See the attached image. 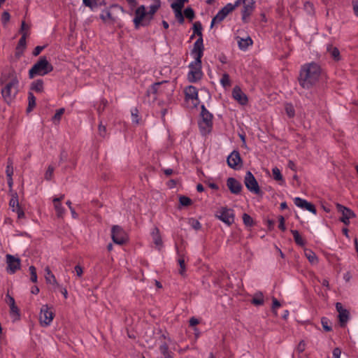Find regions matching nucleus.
Returning <instances> with one entry per match:
<instances>
[{"mask_svg": "<svg viewBox=\"0 0 358 358\" xmlns=\"http://www.w3.org/2000/svg\"><path fill=\"white\" fill-rule=\"evenodd\" d=\"M321 73L320 66L316 63H310L302 66L299 75V84L305 89H310L317 82Z\"/></svg>", "mask_w": 358, "mask_h": 358, "instance_id": "obj_1", "label": "nucleus"}, {"mask_svg": "<svg viewBox=\"0 0 358 358\" xmlns=\"http://www.w3.org/2000/svg\"><path fill=\"white\" fill-rule=\"evenodd\" d=\"M3 86L1 95L6 102L11 101L18 92L19 80L14 72L3 74L0 78Z\"/></svg>", "mask_w": 358, "mask_h": 358, "instance_id": "obj_2", "label": "nucleus"}, {"mask_svg": "<svg viewBox=\"0 0 358 358\" xmlns=\"http://www.w3.org/2000/svg\"><path fill=\"white\" fill-rule=\"evenodd\" d=\"M53 70V66L45 56H41L29 71V78L44 76Z\"/></svg>", "mask_w": 358, "mask_h": 358, "instance_id": "obj_3", "label": "nucleus"}, {"mask_svg": "<svg viewBox=\"0 0 358 358\" xmlns=\"http://www.w3.org/2000/svg\"><path fill=\"white\" fill-rule=\"evenodd\" d=\"M213 115L206 109L204 105L201 107V113L198 121L199 131L203 136L209 134L213 129Z\"/></svg>", "mask_w": 358, "mask_h": 358, "instance_id": "obj_4", "label": "nucleus"}, {"mask_svg": "<svg viewBox=\"0 0 358 358\" xmlns=\"http://www.w3.org/2000/svg\"><path fill=\"white\" fill-rule=\"evenodd\" d=\"M233 5L235 6V8L242 6L241 11V20L243 22L248 23L255 9V0H236Z\"/></svg>", "mask_w": 358, "mask_h": 358, "instance_id": "obj_5", "label": "nucleus"}, {"mask_svg": "<svg viewBox=\"0 0 358 358\" xmlns=\"http://www.w3.org/2000/svg\"><path fill=\"white\" fill-rule=\"evenodd\" d=\"M134 15L133 22L136 29H139L140 27H146L150 24V20L148 17L147 10L145 6L141 5L138 6L135 10Z\"/></svg>", "mask_w": 358, "mask_h": 358, "instance_id": "obj_6", "label": "nucleus"}, {"mask_svg": "<svg viewBox=\"0 0 358 358\" xmlns=\"http://www.w3.org/2000/svg\"><path fill=\"white\" fill-rule=\"evenodd\" d=\"M189 69L188 80L189 82L196 83L203 76L201 61L194 60L189 64Z\"/></svg>", "mask_w": 358, "mask_h": 358, "instance_id": "obj_7", "label": "nucleus"}, {"mask_svg": "<svg viewBox=\"0 0 358 358\" xmlns=\"http://www.w3.org/2000/svg\"><path fill=\"white\" fill-rule=\"evenodd\" d=\"M235 10V6L231 3H228L224 6L215 17H213L210 23V28H213L215 24L222 22L226 17Z\"/></svg>", "mask_w": 358, "mask_h": 358, "instance_id": "obj_8", "label": "nucleus"}, {"mask_svg": "<svg viewBox=\"0 0 358 358\" xmlns=\"http://www.w3.org/2000/svg\"><path fill=\"white\" fill-rule=\"evenodd\" d=\"M244 184L250 192L257 195L262 194L259 184L250 171L246 173L244 178Z\"/></svg>", "mask_w": 358, "mask_h": 358, "instance_id": "obj_9", "label": "nucleus"}, {"mask_svg": "<svg viewBox=\"0 0 358 358\" xmlns=\"http://www.w3.org/2000/svg\"><path fill=\"white\" fill-rule=\"evenodd\" d=\"M215 216L228 226L231 225L234 221V213L233 210L226 207H222L219 209L217 211Z\"/></svg>", "mask_w": 358, "mask_h": 358, "instance_id": "obj_10", "label": "nucleus"}, {"mask_svg": "<svg viewBox=\"0 0 358 358\" xmlns=\"http://www.w3.org/2000/svg\"><path fill=\"white\" fill-rule=\"evenodd\" d=\"M54 315L53 312L50 310L48 305L42 306L39 315V320L41 325L43 327L49 326L54 318Z\"/></svg>", "mask_w": 358, "mask_h": 358, "instance_id": "obj_11", "label": "nucleus"}, {"mask_svg": "<svg viewBox=\"0 0 358 358\" xmlns=\"http://www.w3.org/2000/svg\"><path fill=\"white\" fill-rule=\"evenodd\" d=\"M6 271L10 274L15 273L17 270L20 268V259L15 257L11 255H6Z\"/></svg>", "mask_w": 358, "mask_h": 358, "instance_id": "obj_12", "label": "nucleus"}, {"mask_svg": "<svg viewBox=\"0 0 358 358\" xmlns=\"http://www.w3.org/2000/svg\"><path fill=\"white\" fill-rule=\"evenodd\" d=\"M203 38H197V40L194 43L193 49L191 52V55L194 58V60L201 61V59L203 55Z\"/></svg>", "mask_w": 358, "mask_h": 358, "instance_id": "obj_13", "label": "nucleus"}, {"mask_svg": "<svg viewBox=\"0 0 358 358\" xmlns=\"http://www.w3.org/2000/svg\"><path fill=\"white\" fill-rule=\"evenodd\" d=\"M112 239L114 243L122 245L126 240V236L123 229L117 225L112 227Z\"/></svg>", "mask_w": 358, "mask_h": 358, "instance_id": "obj_14", "label": "nucleus"}, {"mask_svg": "<svg viewBox=\"0 0 358 358\" xmlns=\"http://www.w3.org/2000/svg\"><path fill=\"white\" fill-rule=\"evenodd\" d=\"M338 210L341 213L342 217L340 220L343 222L345 225L350 224V219L355 217V213L350 208H346L341 204L336 205Z\"/></svg>", "mask_w": 358, "mask_h": 358, "instance_id": "obj_15", "label": "nucleus"}, {"mask_svg": "<svg viewBox=\"0 0 358 358\" xmlns=\"http://www.w3.org/2000/svg\"><path fill=\"white\" fill-rule=\"evenodd\" d=\"M232 97L242 106H245L248 102L247 95L241 90L238 86H235L232 90Z\"/></svg>", "mask_w": 358, "mask_h": 358, "instance_id": "obj_16", "label": "nucleus"}, {"mask_svg": "<svg viewBox=\"0 0 358 358\" xmlns=\"http://www.w3.org/2000/svg\"><path fill=\"white\" fill-rule=\"evenodd\" d=\"M186 99H191L195 101L194 105L199 103L198 90L196 87L189 85L184 90Z\"/></svg>", "mask_w": 358, "mask_h": 358, "instance_id": "obj_17", "label": "nucleus"}, {"mask_svg": "<svg viewBox=\"0 0 358 358\" xmlns=\"http://www.w3.org/2000/svg\"><path fill=\"white\" fill-rule=\"evenodd\" d=\"M227 185L232 194H238L242 189L241 182L234 178H229L227 179Z\"/></svg>", "mask_w": 358, "mask_h": 358, "instance_id": "obj_18", "label": "nucleus"}, {"mask_svg": "<svg viewBox=\"0 0 358 358\" xmlns=\"http://www.w3.org/2000/svg\"><path fill=\"white\" fill-rule=\"evenodd\" d=\"M236 40H237L238 48L241 50L245 51L248 49V48L250 45H252V40L249 36L245 38H243L238 36V37H236Z\"/></svg>", "mask_w": 358, "mask_h": 358, "instance_id": "obj_19", "label": "nucleus"}, {"mask_svg": "<svg viewBox=\"0 0 358 358\" xmlns=\"http://www.w3.org/2000/svg\"><path fill=\"white\" fill-rule=\"evenodd\" d=\"M227 162L229 167L238 170L243 166L242 158H227Z\"/></svg>", "mask_w": 358, "mask_h": 358, "instance_id": "obj_20", "label": "nucleus"}, {"mask_svg": "<svg viewBox=\"0 0 358 358\" xmlns=\"http://www.w3.org/2000/svg\"><path fill=\"white\" fill-rule=\"evenodd\" d=\"M327 52L334 60L339 61L341 59L339 50L337 48L333 46L332 45H327Z\"/></svg>", "mask_w": 358, "mask_h": 358, "instance_id": "obj_21", "label": "nucleus"}, {"mask_svg": "<svg viewBox=\"0 0 358 358\" xmlns=\"http://www.w3.org/2000/svg\"><path fill=\"white\" fill-rule=\"evenodd\" d=\"M159 7H160V1L159 0H155V3L153 4H151L149 6L148 10H147V15L150 21L153 19L155 14L157 13V11L159 8Z\"/></svg>", "mask_w": 358, "mask_h": 358, "instance_id": "obj_22", "label": "nucleus"}, {"mask_svg": "<svg viewBox=\"0 0 358 358\" xmlns=\"http://www.w3.org/2000/svg\"><path fill=\"white\" fill-rule=\"evenodd\" d=\"M45 271L46 273V275H45V277L46 282L49 283V284H52V285H56L57 287H58L59 284L57 282L55 276L51 272V271H50V268L48 266H47L45 268Z\"/></svg>", "mask_w": 358, "mask_h": 358, "instance_id": "obj_23", "label": "nucleus"}, {"mask_svg": "<svg viewBox=\"0 0 358 358\" xmlns=\"http://www.w3.org/2000/svg\"><path fill=\"white\" fill-rule=\"evenodd\" d=\"M162 82L155 83L152 84L148 90H147V94L148 96L153 95V99H156V94L158 92V90L162 85Z\"/></svg>", "mask_w": 358, "mask_h": 358, "instance_id": "obj_24", "label": "nucleus"}, {"mask_svg": "<svg viewBox=\"0 0 358 358\" xmlns=\"http://www.w3.org/2000/svg\"><path fill=\"white\" fill-rule=\"evenodd\" d=\"M220 83L222 87L225 90L230 87L231 85V81L230 80L229 74L227 73H223L222 78H220Z\"/></svg>", "mask_w": 358, "mask_h": 358, "instance_id": "obj_25", "label": "nucleus"}, {"mask_svg": "<svg viewBox=\"0 0 358 358\" xmlns=\"http://www.w3.org/2000/svg\"><path fill=\"white\" fill-rule=\"evenodd\" d=\"M264 295H263L262 292H256L254 294L253 298L252 299V303L255 306H261V305L264 304Z\"/></svg>", "mask_w": 358, "mask_h": 358, "instance_id": "obj_26", "label": "nucleus"}, {"mask_svg": "<svg viewBox=\"0 0 358 358\" xmlns=\"http://www.w3.org/2000/svg\"><path fill=\"white\" fill-rule=\"evenodd\" d=\"M31 90L36 92H41L43 90V81L41 79H38L34 81L31 85Z\"/></svg>", "mask_w": 358, "mask_h": 358, "instance_id": "obj_27", "label": "nucleus"}, {"mask_svg": "<svg viewBox=\"0 0 358 358\" xmlns=\"http://www.w3.org/2000/svg\"><path fill=\"white\" fill-rule=\"evenodd\" d=\"M10 315L13 319V322H15L20 320V310L16 305L11 306L10 307Z\"/></svg>", "mask_w": 358, "mask_h": 358, "instance_id": "obj_28", "label": "nucleus"}, {"mask_svg": "<svg viewBox=\"0 0 358 358\" xmlns=\"http://www.w3.org/2000/svg\"><path fill=\"white\" fill-rule=\"evenodd\" d=\"M305 256L307 257V259H308V261H309L312 264H317V262H318L317 257V255H315V252H313L312 250H305Z\"/></svg>", "mask_w": 358, "mask_h": 358, "instance_id": "obj_29", "label": "nucleus"}, {"mask_svg": "<svg viewBox=\"0 0 358 358\" xmlns=\"http://www.w3.org/2000/svg\"><path fill=\"white\" fill-rule=\"evenodd\" d=\"M350 317V313L348 310L341 312L338 314L339 322L342 327L345 326Z\"/></svg>", "mask_w": 358, "mask_h": 358, "instance_id": "obj_30", "label": "nucleus"}, {"mask_svg": "<svg viewBox=\"0 0 358 358\" xmlns=\"http://www.w3.org/2000/svg\"><path fill=\"white\" fill-rule=\"evenodd\" d=\"M193 31H194V34L191 36V38H192L194 35L198 36H199L198 38H203V36H202V26H201V22H196L193 24Z\"/></svg>", "mask_w": 358, "mask_h": 358, "instance_id": "obj_31", "label": "nucleus"}, {"mask_svg": "<svg viewBox=\"0 0 358 358\" xmlns=\"http://www.w3.org/2000/svg\"><path fill=\"white\" fill-rule=\"evenodd\" d=\"M9 206L12 208L13 211H15L16 209L20 208L17 193L13 194L12 198L9 202Z\"/></svg>", "mask_w": 358, "mask_h": 358, "instance_id": "obj_32", "label": "nucleus"}, {"mask_svg": "<svg viewBox=\"0 0 358 358\" xmlns=\"http://www.w3.org/2000/svg\"><path fill=\"white\" fill-rule=\"evenodd\" d=\"M291 233L293 235L294 241L296 243L300 246H303L305 244V241L302 238V237L300 236L299 231L297 230H291Z\"/></svg>", "mask_w": 358, "mask_h": 358, "instance_id": "obj_33", "label": "nucleus"}, {"mask_svg": "<svg viewBox=\"0 0 358 358\" xmlns=\"http://www.w3.org/2000/svg\"><path fill=\"white\" fill-rule=\"evenodd\" d=\"M54 203V208L57 213V216L59 218H62L64 215L65 210L62 206L61 203L59 202H53Z\"/></svg>", "mask_w": 358, "mask_h": 358, "instance_id": "obj_34", "label": "nucleus"}, {"mask_svg": "<svg viewBox=\"0 0 358 358\" xmlns=\"http://www.w3.org/2000/svg\"><path fill=\"white\" fill-rule=\"evenodd\" d=\"M285 110L287 114V115L289 118H292L295 115V110L294 108V106L290 103H287L285 105Z\"/></svg>", "mask_w": 358, "mask_h": 358, "instance_id": "obj_35", "label": "nucleus"}, {"mask_svg": "<svg viewBox=\"0 0 358 358\" xmlns=\"http://www.w3.org/2000/svg\"><path fill=\"white\" fill-rule=\"evenodd\" d=\"M27 36H28V34L27 33H25V34H22V36L20 38V40L18 41V43H17V51H20V50L23 51V50L25 48V47H26V39H27Z\"/></svg>", "mask_w": 358, "mask_h": 358, "instance_id": "obj_36", "label": "nucleus"}, {"mask_svg": "<svg viewBox=\"0 0 358 358\" xmlns=\"http://www.w3.org/2000/svg\"><path fill=\"white\" fill-rule=\"evenodd\" d=\"M159 350L163 355L164 358H171V352L169 351V346L166 343H163L160 345Z\"/></svg>", "mask_w": 358, "mask_h": 358, "instance_id": "obj_37", "label": "nucleus"}, {"mask_svg": "<svg viewBox=\"0 0 358 358\" xmlns=\"http://www.w3.org/2000/svg\"><path fill=\"white\" fill-rule=\"evenodd\" d=\"M186 1H187V0H176L171 3V7L173 10H182Z\"/></svg>", "mask_w": 358, "mask_h": 358, "instance_id": "obj_38", "label": "nucleus"}, {"mask_svg": "<svg viewBox=\"0 0 358 358\" xmlns=\"http://www.w3.org/2000/svg\"><path fill=\"white\" fill-rule=\"evenodd\" d=\"M107 104L108 101L106 99H102L101 100L99 104L96 107V110L99 115L103 112Z\"/></svg>", "mask_w": 358, "mask_h": 358, "instance_id": "obj_39", "label": "nucleus"}, {"mask_svg": "<svg viewBox=\"0 0 358 358\" xmlns=\"http://www.w3.org/2000/svg\"><path fill=\"white\" fill-rule=\"evenodd\" d=\"M83 3L91 10L98 6V0H83Z\"/></svg>", "mask_w": 358, "mask_h": 358, "instance_id": "obj_40", "label": "nucleus"}, {"mask_svg": "<svg viewBox=\"0 0 358 358\" xmlns=\"http://www.w3.org/2000/svg\"><path fill=\"white\" fill-rule=\"evenodd\" d=\"M29 106L27 110H31L36 105V97L31 92L28 94Z\"/></svg>", "mask_w": 358, "mask_h": 358, "instance_id": "obj_41", "label": "nucleus"}, {"mask_svg": "<svg viewBox=\"0 0 358 358\" xmlns=\"http://www.w3.org/2000/svg\"><path fill=\"white\" fill-rule=\"evenodd\" d=\"M179 201L181 206H188L192 204V200L185 196H180L179 198Z\"/></svg>", "mask_w": 358, "mask_h": 358, "instance_id": "obj_42", "label": "nucleus"}, {"mask_svg": "<svg viewBox=\"0 0 358 358\" xmlns=\"http://www.w3.org/2000/svg\"><path fill=\"white\" fill-rule=\"evenodd\" d=\"M178 264L180 265L179 273L181 275H184L185 272V262L183 257L179 258Z\"/></svg>", "mask_w": 358, "mask_h": 358, "instance_id": "obj_43", "label": "nucleus"}, {"mask_svg": "<svg viewBox=\"0 0 358 358\" xmlns=\"http://www.w3.org/2000/svg\"><path fill=\"white\" fill-rule=\"evenodd\" d=\"M243 223L248 227H250L253 224L252 218L247 213H244L243 215Z\"/></svg>", "mask_w": 358, "mask_h": 358, "instance_id": "obj_44", "label": "nucleus"}, {"mask_svg": "<svg viewBox=\"0 0 358 358\" xmlns=\"http://www.w3.org/2000/svg\"><path fill=\"white\" fill-rule=\"evenodd\" d=\"M184 15L185 17H187L189 20H192L194 17V12L192 8H187L184 10Z\"/></svg>", "mask_w": 358, "mask_h": 358, "instance_id": "obj_45", "label": "nucleus"}, {"mask_svg": "<svg viewBox=\"0 0 358 358\" xmlns=\"http://www.w3.org/2000/svg\"><path fill=\"white\" fill-rule=\"evenodd\" d=\"M272 173L273 175V178L275 180H277V181L282 180V176L279 169H278L277 167L273 168L272 170Z\"/></svg>", "mask_w": 358, "mask_h": 358, "instance_id": "obj_46", "label": "nucleus"}, {"mask_svg": "<svg viewBox=\"0 0 358 358\" xmlns=\"http://www.w3.org/2000/svg\"><path fill=\"white\" fill-rule=\"evenodd\" d=\"M29 272L31 274V282H37V274H36V269L35 266H30L29 268Z\"/></svg>", "mask_w": 358, "mask_h": 358, "instance_id": "obj_47", "label": "nucleus"}, {"mask_svg": "<svg viewBox=\"0 0 358 358\" xmlns=\"http://www.w3.org/2000/svg\"><path fill=\"white\" fill-rule=\"evenodd\" d=\"M189 224L191 225V227L193 229H194L196 230H199L201 227L200 222L197 220L194 219V218L189 219Z\"/></svg>", "mask_w": 358, "mask_h": 358, "instance_id": "obj_48", "label": "nucleus"}, {"mask_svg": "<svg viewBox=\"0 0 358 358\" xmlns=\"http://www.w3.org/2000/svg\"><path fill=\"white\" fill-rule=\"evenodd\" d=\"M272 301H273V304H272V307H271L272 311L275 315H277L276 308H279L281 306L280 303L279 302V301L277 299H275L274 297L272 299Z\"/></svg>", "mask_w": 358, "mask_h": 358, "instance_id": "obj_49", "label": "nucleus"}, {"mask_svg": "<svg viewBox=\"0 0 358 358\" xmlns=\"http://www.w3.org/2000/svg\"><path fill=\"white\" fill-rule=\"evenodd\" d=\"M98 132L99 135L102 137L105 138L106 136V126L102 124V122H101L99 128H98Z\"/></svg>", "mask_w": 358, "mask_h": 358, "instance_id": "obj_50", "label": "nucleus"}, {"mask_svg": "<svg viewBox=\"0 0 358 358\" xmlns=\"http://www.w3.org/2000/svg\"><path fill=\"white\" fill-rule=\"evenodd\" d=\"M29 25L26 24V22L24 21H22V23H21V27H20V33L22 35L25 33H27L28 35L29 34Z\"/></svg>", "mask_w": 358, "mask_h": 358, "instance_id": "obj_51", "label": "nucleus"}, {"mask_svg": "<svg viewBox=\"0 0 358 358\" xmlns=\"http://www.w3.org/2000/svg\"><path fill=\"white\" fill-rule=\"evenodd\" d=\"M307 201L305 200V199H303L301 198H299V197H296L294 199V203L296 206L299 207V208H304L305 207V203H306Z\"/></svg>", "mask_w": 358, "mask_h": 358, "instance_id": "obj_52", "label": "nucleus"}, {"mask_svg": "<svg viewBox=\"0 0 358 358\" xmlns=\"http://www.w3.org/2000/svg\"><path fill=\"white\" fill-rule=\"evenodd\" d=\"M64 113V108H59V110H57L55 115L53 116V120L59 122Z\"/></svg>", "mask_w": 358, "mask_h": 358, "instance_id": "obj_53", "label": "nucleus"}, {"mask_svg": "<svg viewBox=\"0 0 358 358\" xmlns=\"http://www.w3.org/2000/svg\"><path fill=\"white\" fill-rule=\"evenodd\" d=\"M6 173L7 177L12 176L13 174V162L10 160L8 162Z\"/></svg>", "mask_w": 358, "mask_h": 358, "instance_id": "obj_54", "label": "nucleus"}, {"mask_svg": "<svg viewBox=\"0 0 358 358\" xmlns=\"http://www.w3.org/2000/svg\"><path fill=\"white\" fill-rule=\"evenodd\" d=\"M175 16L178 20V22L182 24L184 22V15L182 13V10H174Z\"/></svg>", "mask_w": 358, "mask_h": 358, "instance_id": "obj_55", "label": "nucleus"}, {"mask_svg": "<svg viewBox=\"0 0 358 358\" xmlns=\"http://www.w3.org/2000/svg\"><path fill=\"white\" fill-rule=\"evenodd\" d=\"M55 169V166L53 165H50L46 171L45 174V178L46 180H50Z\"/></svg>", "mask_w": 358, "mask_h": 358, "instance_id": "obj_56", "label": "nucleus"}, {"mask_svg": "<svg viewBox=\"0 0 358 358\" xmlns=\"http://www.w3.org/2000/svg\"><path fill=\"white\" fill-rule=\"evenodd\" d=\"M304 208L306 209L307 210L313 213V214H316V213H317L315 206L308 201L306 203H305Z\"/></svg>", "mask_w": 358, "mask_h": 358, "instance_id": "obj_57", "label": "nucleus"}, {"mask_svg": "<svg viewBox=\"0 0 358 358\" xmlns=\"http://www.w3.org/2000/svg\"><path fill=\"white\" fill-rule=\"evenodd\" d=\"M138 113V110L136 108H134L131 110L132 122L136 124L139 122Z\"/></svg>", "mask_w": 358, "mask_h": 358, "instance_id": "obj_58", "label": "nucleus"}, {"mask_svg": "<svg viewBox=\"0 0 358 358\" xmlns=\"http://www.w3.org/2000/svg\"><path fill=\"white\" fill-rule=\"evenodd\" d=\"M322 327L323 329L326 331H330L331 330V327L329 325V321L327 318H322Z\"/></svg>", "mask_w": 358, "mask_h": 358, "instance_id": "obj_59", "label": "nucleus"}, {"mask_svg": "<svg viewBox=\"0 0 358 358\" xmlns=\"http://www.w3.org/2000/svg\"><path fill=\"white\" fill-rule=\"evenodd\" d=\"M154 243L159 247V250H160L161 247L163 245L162 239L161 235L155 236V237L152 238Z\"/></svg>", "mask_w": 358, "mask_h": 358, "instance_id": "obj_60", "label": "nucleus"}, {"mask_svg": "<svg viewBox=\"0 0 358 358\" xmlns=\"http://www.w3.org/2000/svg\"><path fill=\"white\" fill-rule=\"evenodd\" d=\"M100 18L103 21L106 22L112 18V15L109 11H106L100 15Z\"/></svg>", "mask_w": 358, "mask_h": 358, "instance_id": "obj_61", "label": "nucleus"}, {"mask_svg": "<svg viewBox=\"0 0 358 358\" xmlns=\"http://www.w3.org/2000/svg\"><path fill=\"white\" fill-rule=\"evenodd\" d=\"M10 15L9 14L8 12L7 11H4L3 13H2V15H1V22L3 24H6L7 22H9L10 20Z\"/></svg>", "mask_w": 358, "mask_h": 358, "instance_id": "obj_62", "label": "nucleus"}, {"mask_svg": "<svg viewBox=\"0 0 358 358\" xmlns=\"http://www.w3.org/2000/svg\"><path fill=\"white\" fill-rule=\"evenodd\" d=\"M46 45H38L36 46L34 50H33L32 55L35 57L40 55V53L45 49Z\"/></svg>", "mask_w": 358, "mask_h": 358, "instance_id": "obj_63", "label": "nucleus"}, {"mask_svg": "<svg viewBox=\"0 0 358 358\" xmlns=\"http://www.w3.org/2000/svg\"><path fill=\"white\" fill-rule=\"evenodd\" d=\"M352 5L355 15L358 17V0H352Z\"/></svg>", "mask_w": 358, "mask_h": 358, "instance_id": "obj_64", "label": "nucleus"}]
</instances>
